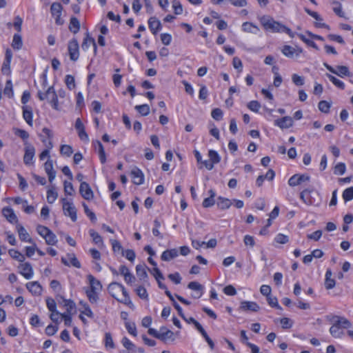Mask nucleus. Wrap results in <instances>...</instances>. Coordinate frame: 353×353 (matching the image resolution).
I'll list each match as a JSON object with an SVG mask.
<instances>
[{"mask_svg":"<svg viewBox=\"0 0 353 353\" xmlns=\"http://www.w3.org/2000/svg\"><path fill=\"white\" fill-rule=\"evenodd\" d=\"M65 84L67 87L72 90L75 87L74 78L73 76L70 74H68L65 76Z\"/></svg>","mask_w":353,"mask_h":353,"instance_id":"61","label":"nucleus"},{"mask_svg":"<svg viewBox=\"0 0 353 353\" xmlns=\"http://www.w3.org/2000/svg\"><path fill=\"white\" fill-rule=\"evenodd\" d=\"M172 3L174 13L177 15L182 14L183 7L181 3L178 0H174Z\"/></svg>","mask_w":353,"mask_h":353,"instance_id":"54","label":"nucleus"},{"mask_svg":"<svg viewBox=\"0 0 353 353\" xmlns=\"http://www.w3.org/2000/svg\"><path fill=\"white\" fill-rule=\"evenodd\" d=\"M67 256L70 259V263L67 261L66 259H65L63 257L61 258V262L65 265L70 266L71 265L77 268H81V263L79 261V260L77 259V257L75 256L74 254H68Z\"/></svg>","mask_w":353,"mask_h":353,"instance_id":"20","label":"nucleus"},{"mask_svg":"<svg viewBox=\"0 0 353 353\" xmlns=\"http://www.w3.org/2000/svg\"><path fill=\"white\" fill-rule=\"evenodd\" d=\"M68 52L72 61H77L79 57V43L77 39H74L68 43Z\"/></svg>","mask_w":353,"mask_h":353,"instance_id":"6","label":"nucleus"},{"mask_svg":"<svg viewBox=\"0 0 353 353\" xmlns=\"http://www.w3.org/2000/svg\"><path fill=\"white\" fill-rule=\"evenodd\" d=\"M242 29L244 32L252 34H257L260 30L257 26L251 22H244L242 25Z\"/></svg>","mask_w":353,"mask_h":353,"instance_id":"27","label":"nucleus"},{"mask_svg":"<svg viewBox=\"0 0 353 353\" xmlns=\"http://www.w3.org/2000/svg\"><path fill=\"white\" fill-rule=\"evenodd\" d=\"M3 94L10 99L12 98L14 96L12 83L10 79L6 81Z\"/></svg>","mask_w":353,"mask_h":353,"instance_id":"31","label":"nucleus"},{"mask_svg":"<svg viewBox=\"0 0 353 353\" xmlns=\"http://www.w3.org/2000/svg\"><path fill=\"white\" fill-rule=\"evenodd\" d=\"M346 170V166L344 163H339L334 168V174L343 175Z\"/></svg>","mask_w":353,"mask_h":353,"instance_id":"48","label":"nucleus"},{"mask_svg":"<svg viewBox=\"0 0 353 353\" xmlns=\"http://www.w3.org/2000/svg\"><path fill=\"white\" fill-rule=\"evenodd\" d=\"M159 340L166 343L168 340L174 341V332L166 327H161L159 330Z\"/></svg>","mask_w":353,"mask_h":353,"instance_id":"11","label":"nucleus"},{"mask_svg":"<svg viewBox=\"0 0 353 353\" xmlns=\"http://www.w3.org/2000/svg\"><path fill=\"white\" fill-rule=\"evenodd\" d=\"M44 239L48 245H54L57 243V238L51 230L47 234V236H45Z\"/></svg>","mask_w":353,"mask_h":353,"instance_id":"42","label":"nucleus"},{"mask_svg":"<svg viewBox=\"0 0 353 353\" xmlns=\"http://www.w3.org/2000/svg\"><path fill=\"white\" fill-rule=\"evenodd\" d=\"M89 234L92 239L94 243L98 245H103V241L102 237L99 235L98 232L91 229L89 230Z\"/></svg>","mask_w":353,"mask_h":353,"instance_id":"34","label":"nucleus"},{"mask_svg":"<svg viewBox=\"0 0 353 353\" xmlns=\"http://www.w3.org/2000/svg\"><path fill=\"white\" fill-rule=\"evenodd\" d=\"M240 308L243 311L257 312L260 307L256 302L243 301L241 303Z\"/></svg>","mask_w":353,"mask_h":353,"instance_id":"16","label":"nucleus"},{"mask_svg":"<svg viewBox=\"0 0 353 353\" xmlns=\"http://www.w3.org/2000/svg\"><path fill=\"white\" fill-rule=\"evenodd\" d=\"M37 231L39 233V234L41 235L44 239L45 236H47V234L50 232V230L46 226L39 225L37 227Z\"/></svg>","mask_w":353,"mask_h":353,"instance_id":"64","label":"nucleus"},{"mask_svg":"<svg viewBox=\"0 0 353 353\" xmlns=\"http://www.w3.org/2000/svg\"><path fill=\"white\" fill-rule=\"evenodd\" d=\"M17 230L19 233V236L21 241H26L30 243H33L32 239L30 237L29 234L28 233V232L26 231L23 226H22L20 224H17Z\"/></svg>","mask_w":353,"mask_h":353,"instance_id":"19","label":"nucleus"},{"mask_svg":"<svg viewBox=\"0 0 353 353\" xmlns=\"http://www.w3.org/2000/svg\"><path fill=\"white\" fill-rule=\"evenodd\" d=\"M136 292L141 299L148 300V292L143 286L139 285V287H137V288L136 289Z\"/></svg>","mask_w":353,"mask_h":353,"instance_id":"45","label":"nucleus"},{"mask_svg":"<svg viewBox=\"0 0 353 353\" xmlns=\"http://www.w3.org/2000/svg\"><path fill=\"white\" fill-rule=\"evenodd\" d=\"M145 268L146 266L144 264H139L137 265L136 267L137 274L141 280L145 279L148 277V274L146 272Z\"/></svg>","mask_w":353,"mask_h":353,"instance_id":"32","label":"nucleus"},{"mask_svg":"<svg viewBox=\"0 0 353 353\" xmlns=\"http://www.w3.org/2000/svg\"><path fill=\"white\" fill-rule=\"evenodd\" d=\"M75 129L78 132V135L81 140L88 143L89 141V137L85 130V127L80 118L77 119L74 125Z\"/></svg>","mask_w":353,"mask_h":353,"instance_id":"8","label":"nucleus"},{"mask_svg":"<svg viewBox=\"0 0 353 353\" xmlns=\"http://www.w3.org/2000/svg\"><path fill=\"white\" fill-rule=\"evenodd\" d=\"M330 332L334 338H341L344 334V332L340 328L336 327V325L331 326L330 328Z\"/></svg>","mask_w":353,"mask_h":353,"instance_id":"44","label":"nucleus"},{"mask_svg":"<svg viewBox=\"0 0 353 353\" xmlns=\"http://www.w3.org/2000/svg\"><path fill=\"white\" fill-rule=\"evenodd\" d=\"M274 124L281 129L289 128L292 126L293 120L290 117H284L281 119L275 120Z\"/></svg>","mask_w":353,"mask_h":353,"instance_id":"17","label":"nucleus"},{"mask_svg":"<svg viewBox=\"0 0 353 353\" xmlns=\"http://www.w3.org/2000/svg\"><path fill=\"white\" fill-rule=\"evenodd\" d=\"M311 193V190L308 189H305L303 190L300 194L301 199L307 205L312 204V201L310 200V194Z\"/></svg>","mask_w":353,"mask_h":353,"instance_id":"41","label":"nucleus"},{"mask_svg":"<svg viewBox=\"0 0 353 353\" xmlns=\"http://www.w3.org/2000/svg\"><path fill=\"white\" fill-rule=\"evenodd\" d=\"M292 82L298 86L303 85L304 84V78L301 76H299L296 74H294L292 76Z\"/></svg>","mask_w":353,"mask_h":353,"instance_id":"60","label":"nucleus"},{"mask_svg":"<svg viewBox=\"0 0 353 353\" xmlns=\"http://www.w3.org/2000/svg\"><path fill=\"white\" fill-rule=\"evenodd\" d=\"M8 253L12 259H16L19 262H23L25 261L24 255L16 250L11 249L8 251Z\"/></svg>","mask_w":353,"mask_h":353,"instance_id":"38","label":"nucleus"},{"mask_svg":"<svg viewBox=\"0 0 353 353\" xmlns=\"http://www.w3.org/2000/svg\"><path fill=\"white\" fill-rule=\"evenodd\" d=\"M79 193L85 200H92L94 198V193L90 185L86 182H81L79 187Z\"/></svg>","mask_w":353,"mask_h":353,"instance_id":"7","label":"nucleus"},{"mask_svg":"<svg viewBox=\"0 0 353 353\" xmlns=\"http://www.w3.org/2000/svg\"><path fill=\"white\" fill-rule=\"evenodd\" d=\"M334 323L332 325H336L339 328H350L352 327V323L349 320L345 317L334 316H333Z\"/></svg>","mask_w":353,"mask_h":353,"instance_id":"14","label":"nucleus"},{"mask_svg":"<svg viewBox=\"0 0 353 353\" xmlns=\"http://www.w3.org/2000/svg\"><path fill=\"white\" fill-rule=\"evenodd\" d=\"M85 293H86V295L88 296L89 301L91 303H95L97 302V301L99 299L97 291L87 290L85 291Z\"/></svg>","mask_w":353,"mask_h":353,"instance_id":"39","label":"nucleus"},{"mask_svg":"<svg viewBox=\"0 0 353 353\" xmlns=\"http://www.w3.org/2000/svg\"><path fill=\"white\" fill-rule=\"evenodd\" d=\"M93 145L95 149L98 148V153L101 163H105L106 161V155L102 143L99 140H96L93 141Z\"/></svg>","mask_w":353,"mask_h":353,"instance_id":"21","label":"nucleus"},{"mask_svg":"<svg viewBox=\"0 0 353 353\" xmlns=\"http://www.w3.org/2000/svg\"><path fill=\"white\" fill-rule=\"evenodd\" d=\"M248 108L253 112H258L261 108V104L257 101H251L248 103Z\"/></svg>","mask_w":353,"mask_h":353,"instance_id":"59","label":"nucleus"},{"mask_svg":"<svg viewBox=\"0 0 353 353\" xmlns=\"http://www.w3.org/2000/svg\"><path fill=\"white\" fill-rule=\"evenodd\" d=\"M343 199L345 202L350 201L353 199V187L345 189L343 192Z\"/></svg>","mask_w":353,"mask_h":353,"instance_id":"47","label":"nucleus"},{"mask_svg":"<svg viewBox=\"0 0 353 353\" xmlns=\"http://www.w3.org/2000/svg\"><path fill=\"white\" fill-rule=\"evenodd\" d=\"M326 76L334 85H336V87L341 90L345 89V84L343 81H341V80L338 79L337 78L330 74H326Z\"/></svg>","mask_w":353,"mask_h":353,"instance_id":"40","label":"nucleus"},{"mask_svg":"<svg viewBox=\"0 0 353 353\" xmlns=\"http://www.w3.org/2000/svg\"><path fill=\"white\" fill-rule=\"evenodd\" d=\"M19 273L26 279H30L33 276V269L31 264L28 262L21 264L19 266Z\"/></svg>","mask_w":353,"mask_h":353,"instance_id":"10","label":"nucleus"},{"mask_svg":"<svg viewBox=\"0 0 353 353\" xmlns=\"http://www.w3.org/2000/svg\"><path fill=\"white\" fill-rule=\"evenodd\" d=\"M261 23L266 30H270L272 32H285L291 38L294 37V33L285 26L274 21L270 17L263 16L260 19Z\"/></svg>","mask_w":353,"mask_h":353,"instance_id":"2","label":"nucleus"},{"mask_svg":"<svg viewBox=\"0 0 353 353\" xmlns=\"http://www.w3.org/2000/svg\"><path fill=\"white\" fill-rule=\"evenodd\" d=\"M58 197V193L54 188H49L47 191V201L49 203H53Z\"/></svg>","mask_w":353,"mask_h":353,"instance_id":"33","label":"nucleus"},{"mask_svg":"<svg viewBox=\"0 0 353 353\" xmlns=\"http://www.w3.org/2000/svg\"><path fill=\"white\" fill-rule=\"evenodd\" d=\"M178 256V250L175 248L171 250H167L164 251L161 256V259L164 261H169Z\"/></svg>","mask_w":353,"mask_h":353,"instance_id":"23","label":"nucleus"},{"mask_svg":"<svg viewBox=\"0 0 353 353\" xmlns=\"http://www.w3.org/2000/svg\"><path fill=\"white\" fill-rule=\"evenodd\" d=\"M63 299V305L66 308L68 313H70L71 311L75 307V303L70 299Z\"/></svg>","mask_w":353,"mask_h":353,"instance_id":"51","label":"nucleus"},{"mask_svg":"<svg viewBox=\"0 0 353 353\" xmlns=\"http://www.w3.org/2000/svg\"><path fill=\"white\" fill-rule=\"evenodd\" d=\"M23 109V117L24 120L30 126H32L33 124V113L30 106L24 105L22 107Z\"/></svg>","mask_w":353,"mask_h":353,"instance_id":"18","label":"nucleus"},{"mask_svg":"<svg viewBox=\"0 0 353 353\" xmlns=\"http://www.w3.org/2000/svg\"><path fill=\"white\" fill-rule=\"evenodd\" d=\"M62 10L63 6L60 3L55 2L51 5L50 12L53 16L61 15Z\"/></svg>","mask_w":353,"mask_h":353,"instance_id":"35","label":"nucleus"},{"mask_svg":"<svg viewBox=\"0 0 353 353\" xmlns=\"http://www.w3.org/2000/svg\"><path fill=\"white\" fill-rule=\"evenodd\" d=\"M125 325L128 332L130 334L133 335L134 336L137 335V327L134 323L125 322Z\"/></svg>","mask_w":353,"mask_h":353,"instance_id":"52","label":"nucleus"},{"mask_svg":"<svg viewBox=\"0 0 353 353\" xmlns=\"http://www.w3.org/2000/svg\"><path fill=\"white\" fill-rule=\"evenodd\" d=\"M60 152L62 155L70 157L73 153V149L69 145H62L60 148Z\"/></svg>","mask_w":353,"mask_h":353,"instance_id":"50","label":"nucleus"},{"mask_svg":"<svg viewBox=\"0 0 353 353\" xmlns=\"http://www.w3.org/2000/svg\"><path fill=\"white\" fill-rule=\"evenodd\" d=\"M88 279L90 285L91 290L99 291L102 288V285L99 281L96 279L92 274L88 275Z\"/></svg>","mask_w":353,"mask_h":353,"instance_id":"26","label":"nucleus"},{"mask_svg":"<svg viewBox=\"0 0 353 353\" xmlns=\"http://www.w3.org/2000/svg\"><path fill=\"white\" fill-rule=\"evenodd\" d=\"M134 108L142 116H147L150 113V106L147 104L138 105Z\"/></svg>","mask_w":353,"mask_h":353,"instance_id":"43","label":"nucleus"},{"mask_svg":"<svg viewBox=\"0 0 353 353\" xmlns=\"http://www.w3.org/2000/svg\"><path fill=\"white\" fill-rule=\"evenodd\" d=\"M27 289L33 294L39 295L41 292V286L37 281L29 282L26 285Z\"/></svg>","mask_w":353,"mask_h":353,"instance_id":"24","label":"nucleus"},{"mask_svg":"<svg viewBox=\"0 0 353 353\" xmlns=\"http://www.w3.org/2000/svg\"><path fill=\"white\" fill-rule=\"evenodd\" d=\"M23 46V41L21 34H14L12 39V47L16 50L21 49Z\"/></svg>","mask_w":353,"mask_h":353,"instance_id":"29","label":"nucleus"},{"mask_svg":"<svg viewBox=\"0 0 353 353\" xmlns=\"http://www.w3.org/2000/svg\"><path fill=\"white\" fill-rule=\"evenodd\" d=\"M283 54L289 58H293L296 52L295 48H292L290 46H284L282 49Z\"/></svg>","mask_w":353,"mask_h":353,"instance_id":"36","label":"nucleus"},{"mask_svg":"<svg viewBox=\"0 0 353 353\" xmlns=\"http://www.w3.org/2000/svg\"><path fill=\"white\" fill-rule=\"evenodd\" d=\"M267 301L272 307H275L278 310H282V307L278 303V299L276 296H269L267 297Z\"/></svg>","mask_w":353,"mask_h":353,"instance_id":"46","label":"nucleus"},{"mask_svg":"<svg viewBox=\"0 0 353 353\" xmlns=\"http://www.w3.org/2000/svg\"><path fill=\"white\" fill-rule=\"evenodd\" d=\"M148 26L153 34H157L161 30L162 26L161 21L155 17H151L148 20Z\"/></svg>","mask_w":353,"mask_h":353,"instance_id":"13","label":"nucleus"},{"mask_svg":"<svg viewBox=\"0 0 353 353\" xmlns=\"http://www.w3.org/2000/svg\"><path fill=\"white\" fill-rule=\"evenodd\" d=\"M122 255L125 256L127 259H128L130 261L132 262L134 261L136 254L134 250H122Z\"/></svg>","mask_w":353,"mask_h":353,"instance_id":"53","label":"nucleus"},{"mask_svg":"<svg viewBox=\"0 0 353 353\" xmlns=\"http://www.w3.org/2000/svg\"><path fill=\"white\" fill-rule=\"evenodd\" d=\"M194 154L199 164V169H202L204 166L208 170H211L214 165L219 163L221 161L219 154L214 150H210L208 152L209 160L201 161V154L198 150H194Z\"/></svg>","mask_w":353,"mask_h":353,"instance_id":"3","label":"nucleus"},{"mask_svg":"<svg viewBox=\"0 0 353 353\" xmlns=\"http://www.w3.org/2000/svg\"><path fill=\"white\" fill-rule=\"evenodd\" d=\"M108 290L110 294L119 302L129 306L130 308L133 309L134 307L128 292L122 284L112 282L108 285Z\"/></svg>","mask_w":353,"mask_h":353,"instance_id":"1","label":"nucleus"},{"mask_svg":"<svg viewBox=\"0 0 353 353\" xmlns=\"http://www.w3.org/2000/svg\"><path fill=\"white\" fill-rule=\"evenodd\" d=\"M298 35H299V38L301 39V41H303L307 45H308L309 46H310V47H312V48H314L316 50H319V48H318L317 45L313 41L307 39L302 34H299Z\"/></svg>","mask_w":353,"mask_h":353,"instance_id":"58","label":"nucleus"},{"mask_svg":"<svg viewBox=\"0 0 353 353\" xmlns=\"http://www.w3.org/2000/svg\"><path fill=\"white\" fill-rule=\"evenodd\" d=\"M63 204V212L65 216H69L73 222L77 219V209L72 203L69 202L67 199H61Z\"/></svg>","mask_w":353,"mask_h":353,"instance_id":"5","label":"nucleus"},{"mask_svg":"<svg viewBox=\"0 0 353 353\" xmlns=\"http://www.w3.org/2000/svg\"><path fill=\"white\" fill-rule=\"evenodd\" d=\"M91 46H93L94 51H96L97 45L95 43V40L93 38L90 37L89 33L88 32L86 33L85 37L84 38L83 41L81 44V48L83 50L85 51L88 50Z\"/></svg>","mask_w":353,"mask_h":353,"instance_id":"22","label":"nucleus"},{"mask_svg":"<svg viewBox=\"0 0 353 353\" xmlns=\"http://www.w3.org/2000/svg\"><path fill=\"white\" fill-rule=\"evenodd\" d=\"M211 116L214 119L220 121L223 117V111L220 108H214L211 112Z\"/></svg>","mask_w":353,"mask_h":353,"instance_id":"56","label":"nucleus"},{"mask_svg":"<svg viewBox=\"0 0 353 353\" xmlns=\"http://www.w3.org/2000/svg\"><path fill=\"white\" fill-rule=\"evenodd\" d=\"M123 345L129 351L136 352V346L127 337H123L121 340Z\"/></svg>","mask_w":353,"mask_h":353,"instance_id":"37","label":"nucleus"},{"mask_svg":"<svg viewBox=\"0 0 353 353\" xmlns=\"http://www.w3.org/2000/svg\"><path fill=\"white\" fill-rule=\"evenodd\" d=\"M131 177L133 183L135 185H141L144 182V175L141 170L137 168L131 171Z\"/></svg>","mask_w":353,"mask_h":353,"instance_id":"12","label":"nucleus"},{"mask_svg":"<svg viewBox=\"0 0 353 353\" xmlns=\"http://www.w3.org/2000/svg\"><path fill=\"white\" fill-rule=\"evenodd\" d=\"M2 214L10 223H17L18 222L17 217L11 208H3Z\"/></svg>","mask_w":353,"mask_h":353,"instance_id":"15","label":"nucleus"},{"mask_svg":"<svg viewBox=\"0 0 353 353\" xmlns=\"http://www.w3.org/2000/svg\"><path fill=\"white\" fill-rule=\"evenodd\" d=\"M318 107L321 112L323 113H328L330 112L331 104L326 101H321L319 103Z\"/></svg>","mask_w":353,"mask_h":353,"instance_id":"49","label":"nucleus"},{"mask_svg":"<svg viewBox=\"0 0 353 353\" xmlns=\"http://www.w3.org/2000/svg\"><path fill=\"white\" fill-rule=\"evenodd\" d=\"M217 206L221 210L228 209L232 204V201L229 199L219 196L216 202Z\"/></svg>","mask_w":353,"mask_h":353,"instance_id":"25","label":"nucleus"},{"mask_svg":"<svg viewBox=\"0 0 353 353\" xmlns=\"http://www.w3.org/2000/svg\"><path fill=\"white\" fill-rule=\"evenodd\" d=\"M46 305H47V307H48V310L50 312L56 313V312H57V310H56L57 304H56V302L54 301V300L53 299L48 298L46 299Z\"/></svg>","mask_w":353,"mask_h":353,"instance_id":"57","label":"nucleus"},{"mask_svg":"<svg viewBox=\"0 0 353 353\" xmlns=\"http://www.w3.org/2000/svg\"><path fill=\"white\" fill-rule=\"evenodd\" d=\"M223 292L228 296H234L236 294V290L234 287L232 285L225 286L223 290Z\"/></svg>","mask_w":353,"mask_h":353,"instance_id":"63","label":"nucleus"},{"mask_svg":"<svg viewBox=\"0 0 353 353\" xmlns=\"http://www.w3.org/2000/svg\"><path fill=\"white\" fill-rule=\"evenodd\" d=\"M50 95H52V99L50 101V103H51L52 108L54 110H58V96L53 86L49 87L45 93L42 92L41 91H39L37 93V97L41 101L45 100Z\"/></svg>","mask_w":353,"mask_h":353,"instance_id":"4","label":"nucleus"},{"mask_svg":"<svg viewBox=\"0 0 353 353\" xmlns=\"http://www.w3.org/2000/svg\"><path fill=\"white\" fill-rule=\"evenodd\" d=\"M280 323L283 329L290 328L293 324L292 321L289 318L286 317L281 319Z\"/></svg>","mask_w":353,"mask_h":353,"instance_id":"62","label":"nucleus"},{"mask_svg":"<svg viewBox=\"0 0 353 353\" xmlns=\"http://www.w3.org/2000/svg\"><path fill=\"white\" fill-rule=\"evenodd\" d=\"M80 22L75 17H72L70 20L69 30L74 34L77 33L80 29Z\"/></svg>","mask_w":353,"mask_h":353,"instance_id":"28","label":"nucleus"},{"mask_svg":"<svg viewBox=\"0 0 353 353\" xmlns=\"http://www.w3.org/2000/svg\"><path fill=\"white\" fill-rule=\"evenodd\" d=\"M341 77L343 76L350 77L351 75L350 72L347 66L345 65H339L336 67V70H335V72H333Z\"/></svg>","mask_w":353,"mask_h":353,"instance_id":"30","label":"nucleus"},{"mask_svg":"<svg viewBox=\"0 0 353 353\" xmlns=\"http://www.w3.org/2000/svg\"><path fill=\"white\" fill-rule=\"evenodd\" d=\"M64 192L68 195H72L74 192V190L72 184L70 182L65 181L63 183Z\"/></svg>","mask_w":353,"mask_h":353,"instance_id":"55","label":"nucleus"},{"mask_svg":"<svg viewBox=\"0 0 353 353\" xmlns=\"http://www.w3.org/2000/svg\"><path fill=\"white\" fill-rule=\"evenodd\" d=\"M35 154V148L30 144H26L25 154L23 156V161L26 165L32 163V160Z\"/></svg>","mask_w":353,"mask_h":353,"instance_id":"9","label":"nucleus"}]
</instances>
